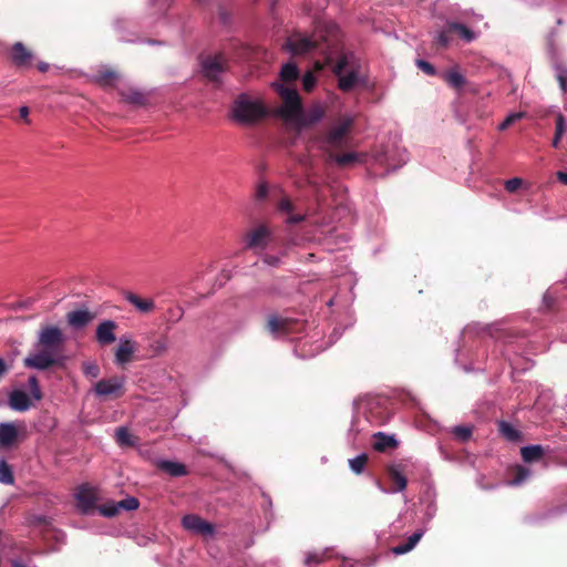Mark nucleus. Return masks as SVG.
I'll return each instance as SVG.
<instances>
[{
    "label": "nucleus",
    "mask_w": 567,
    "mask_h": 567,
    "mask_svg": "<svg viewBox=\"0 0 567 567\" xmlns=\"http://www.w3.org/2000/svg\"><path fill=\"white\" fill-rule=\"evenodd\" d=\"M123 101L134 105H145L147 103V95L136 89H123L120 92Z\"/></svg>",
    "instance_id": "nucleus-23"
},
{
    "label": "nucleus",
    "mask_w": 567,
    "mask_h": 567,
    "mask_svg": "<svg viewBox=\"0 0 567 567\" xmlns=\"http://www.w3.org/2000/svg\"><path fill=\"white\" fill-rule=\"evenodd\" d=\"M353 126L351 117L343 118L326 135L324 142L331 150H341L348 145V135Z\"/></svg>",
    "instance_id": "nucleus-7"
},
{
    "label": "nucleus",
    "mask_w": 567,
    "mask_h": 567,
    "mask_svg": "<svg viewBox=\"0 0 567 567\" xmlns=\"http://www.w3.org/2000/svg\"><path fill=\"white\" fill-rule=\"evenodd\" d=\"M37 68L40 72L44 73L49 70V64L45 62H40L37 64Z\"/></svg>",
    "instance_id": "nucleus-58"
},
{
    "label": "nucleus",
    "mask_w": 567,
    "mask_h": 567,
    "mask_svg": "<svg viewBox=\"0 0 567 567\" xmlns=\"http://www.w3.org/2000/svg\"><path fill=\"white\" fill-rule=\"evenodd\" d=\"M399 445L398 440L394 435H388L383 432H378L373 435V449L378 452H386L388 450H394Z\"/></svg>",
    "instance_id": "nucleus-18"
},
{
    "label": "nucleus",
    "mask_w": 567,
    "mask_h": 567,
    "mask_svg": "<svg viewBox=\"0 0 567 567\" xmlns=\"http://www.w3.org/2000/svg\"><path fill=\"white\" fill-rule=\"evenodd\" d=\"M96 315L87 309H78L66 313V322L74 330H81L87 327Z\"/></svg>",
    "instance_id": "nucleus-13"
},
{
    "label": "nucleus",
    "mask_w": 567,
    "mask_h": 567,
    "mask_svg": "<svg viewBox=\"0 0 567 567\" xmlns=\"http://www.w3.org/2000/svg\"><path fill=\"white\" fill-rule=\"evenodd\" d=\"M274 89L282 100V106L276 111V114L287 121L299 120L302 107L297 90L284 83H274Z\"/></svg>",
    "instance_id": "nucleus-3"
},
{
    "label": "nucleus",
    "mask_w": 567,
    "mask_h": 567,
    "mask_svg": "<svg viewBox=\"0 0 567 567\" xmlns=\"http://www.w3.org/2000/svg\"><path fill=\"white\" fill-rule=\"evenodd\" d=\"M269 114V109L261 100L252 99L247 93L239 94L231 105V118L241 125H255Z\"/></svg>",
    "instance_id": "nucleus-2"
},
{
    "label": "nucleus",
    "mask_w": 567,
    "mask_h": 567,
    "mask_svg": "<svg viewBox=\"0 0 567 567\" xmlns=\"http://www.w3.org/2000/svg\"><path fill=\"white\" fill-rule=\"evenodd\" d=\"M65 337L56 326H44L38 334V352L29 354L23 364L29 369L48 370L52 367H62L65 361L63 354Z\"/></svg>",
    "instance_id": "nucleus-1"
},
{
    "label": "nucleus",
    "mask_w": 567,
    "mask_h": 567,
    "mask_svg": "<svg viewBox=\"0 0 567 567\" xmlns=\"http://www.w3.org/2000/svg\"><path fill=\"white\" fill-rule=\"evenodd\" d=\"M8 59L18 69H29L32 65L34 54L22 42H16L8 51Z\"/></svg>",
    "instance_id": "nucleus-9"
},
{
    "label": "nucleus",
    "mask_w": 567,
    "mask_h": 567,
    "mask_svg": "<svg viewBox=\"0 0 567 567\" xmlns=\"http://www.w3.org/2000/svg\"><path fill=\"white\" fill-rule=\"evenodd\" d=\"M369 461V456L365 453L358 455L354 458L349 460V466L357 475L361 474Z\"/></svg>",
    "instance_id": "nucleus-33"
},
{
    "label": "nucleus",
    "mask_w": 567,
    "mask_h": 567,
    "mask_svg": "<svg viewBox=\"0 0 567 567\" xmlns=\"http://www.w3.org/2000/svg\"><path fill=\"white\" fill-rule=\"evenodd\" d=\"M269 188L267 183H260L257 186L255 197L257 200H265L268 197Z\"/></svg>",
    "instance_id": "nucleus-50"
},
{
    "label": "nucleus",
    "mask_w": 567,
    "mask_h": 567,
    "mask_svg": "<svg viewBox=\"0 0 567 567\" xmlns=\"http://www.w3.org/2000/svg\"><path fill=\"white\" fill-rule=\"evenodd\" d=\"M151 349L155 355H161V354L165 353L167 351L166 339L162 338V339L154 340L151 343Z\"/></svg>",
    "instance_id": "nucleus-44"
},
{
    "label": "nucleus",
    "mask_w": 567,
    "mask_h": 567,
    "mask_svg": "<svg viewBox=\"0 0 567 567\" xmlns=\"http://www.w3.org/2000/svg\"><path fill=\"white\" fill-rule=\"evenodd\" d=\"M554 297L550 293H545L544 296V303L548 310H551L554 307Z\"/></svg>",
    "instance_id": "nucleus-55"
},
{
    "label": "nucleus",
    "mask_w": 567,
    "mask_h": 567,
    "mask_svg": "<svg viewBox=\"0 0 567 567\" xmlns=\"http://www.w3.org/2000/svg\"><path fill=\"white\" fill-rule=\"evenodd\" d=\"M472 433H473L472 426L458 425L453 429V434L462 443L467 442L471 439Z\"/></svg>",
    "instance_id": "nucleus-39"
},
{
    "label": "nucleus",
    "mask_w": 567,
    "mask_h": 567,
    "mask_svg": "<svg viewBox=\"0 0 567 567\" xmlns=\"http://www.w3.org/2000/svg\"><path fill=\"white\" fill-rule=\"evenodd\" d=\"M262 260L265 264L272 266V267H277L280 264V259L278 257L271 256V255H265Z\"/></svg>",
    "instance_id": "nucleus-53"
},
{
    "label": "nucleus",
    "mask_w": 567,
    "mask_h": 567,
    "mask_svg": "<svg viewBox=\"0 0 567 567\" xmlns=\"http://www.w3.org/2000/svg\"><path fill=\"white\" fill-rule=\"evenodd\" d=\"M99 512L105 517H114L120 514L114 501H110L101 505L99 507Z\"/></svg>",
    "instance_id": "nucleus-40"
},
{
    "label": "nucleus",
    "mask_w": 567,
    "mask_h": 567,
    "mask_svg": "<svg viewBox=\"0 0 567 567\" xmlns=\"http://www.w3.org/2000/svg\"><path fill=\"white\" fill-rule=\"evenodd\" d=\"M116 441L123 446L134 445L133 436L126 427H118L116 430Z\"/></svg>",
    "instance_id": "nucleus-38"
},
{
    "label": "nucleus",
    "mask_w": 567,
    "mask_h": 567,
    "mask_svg": "<svg viewBox=\"0 0 567 567\" xmlns=\"http://www.w3.org/2000/svg\"><path fill=\"white\" fill-rule=\"evenodd\" d=\"M182 526L194 534L210 536L214 534V525L195 514L185 515L182 518Z\"/></svg>",
    "instance_id": "nucleus-11"
},
{
    "label": "nucleus",
    "mask_w": 567,
    "mask_h": 567,
    "mask_svg": "<svg viewBox=\"0 0 567 567\" xmlns=\"http://www.w3.org/2000/svg\"><path fill=\"white\" fill-rule=\"evenodd\" d=\"M557 24H559V25L563 24V19H558Z\"/></svg>",
    "instance_id": "nucleus-61"
},
{
    "label": "nucleus",
    "mask_w": 567,
    "mask_h": 567,
    "mask_svg": "<svg viewBox=\"0 0 567 567\" xmlns=\"http://www.w3.org/2000/svg\"><path fill=\"white\" fill-rule=\"evenodd\" d=\"M9 405L12 410L24 412L31 406L29 395L21 390H13L9 395Z\"/></svg>",
    "instance_id": "nucleus-19"
},
{
    "label": "nucleus",
    "mask_w": 567,
    "mask_h": 567,
    "mask_svg": "<svg viewBox=\"0 0 567 567\" xmlns=\"http://www.w3.org/2000/svg\"><path fill=\"white\" fill-rule=\"evenodd\" d=\"M202 69L208 81L219 85L221 83L220 75L227 71L228 62L223 54L210 55L204 59Z\"/></svg>",
    "instance_id": "nucleus-8"
},
{
    "label": "nucleus",
    "mask_w": 567,
    "mask_h": 567,
    "mask_svg": "<svg viewBox=\"0 0 567 567\" xmlns=\"http://www.w3.org/2000/svg\"><path fill=\"white\" fill-rule=\"evenodd\" d=\"M447 28L450 32L458 34V37L467 43L476 39V33L463 23L449 21Z\"/></svg>",
    "instance_id": "nucleus-25"
},
{
    "label": "nucleus",
    "mask_w": 567,
    "mask_h": 567,
    "mask_svg": "<svg viewBox=\"0 0 567 567\" xmlns=\"http://www.w3.org/2000/svg\"><path fill=\"white\" fill-rule=\"evenodd\" d=\"M389 480L394 484L393 492H402L406 488L408 481L403 475V466L393 464L386 467Z\"/></svg>",
    "instance_id": "nucleus-17"
},
{
    "label": "nucleus",
    "mask_w": 567,
    "mask_h": 567,
    "mask_svg": "<svg viewBox=\"0 0 567 567\" xmlns=\"http://www.w3.org/2000/svg\"><path fill=\"white\" fill-rule=\"evenodd\" d=\"M307 183H308V185H309V186L313 187V188H315V190H318L319 186H318V184H317V183H315V182H313V181H311V179H308V181H307Z\"/></svg>",
    "instance_id": "nucleus-59"
},
{
    "label": "nucleus",
    "mask_w": 567,
    "mask_h": 567,
    "mask_svg": "<svg viewBox=\"0 0 567 567\" xmlns=\"http://www.w3.org/2000/svg\"><path fill=\"white\" fill-rule=\"evenodd\" d=\"M545 451L540 445H527L520 449V455L524 462L533 463L542 460Z\"/></svg>",
    "instance_id": "nucleus-26"
},
{
    "label": "nucleus",
    "mask_w": 567,
    "mask_h": 567,
    "mask_svg": "<svg viewBox=\"0 0 567 567\" xmlns=\"http://www.w3.org/2000/svg\"><path fill=\"white\" fill-rule=\"evenodd\" d=\"M298 321L277 315L269 316L266 328L274 336H285L297 331Z\"/></svg>",
    "instance_id": "nucleus-10"
},
{
    "label": "nucleus",
    "mask_w": 567,
    "mask_h": 567,
    "mask_svg": "<svg viewBox=\"0 0 567 567\" xmlns=\"http://www.w3.org/2000/svg\"><path fill=\"white\" fill-rule=\"evenodd\" d=\"M525 116L524 112L513 113L505 117V120L499 124L498 130L505 131L511 125H513L516 121L523 118Z\"/></svg>",
    "instance_id": "nucleus-42"
},
{
    "label": "nucleus",
    "mask_w": 567,
    "mask_h": 567,
    "mask_svg": "<svg viewBox=\"0 0 567 567\" xmlns=\"http://www.w3.org/2000/svg\"><path fill=\"white\" fill-rule=\"evenodd\" d=\"M12 567H25V566L22 563H20V561L13 560L12 561Z\"/></svg>",
    "instance_id": "nucleus-60"
},
{
    "label": "nucleus",
    "mask_w": 567,
    "mask_h": 567,
    "mask_svg": "<svg viewBox=\"0 0 567 567\" xmlns=\"http://www.w3.org/2000/svg\"><path fill=\"white\" fill-rule=\"evenodd\" d=\"M0 483L6 485H12L14 483L12 468L3 458L0 460Z\"/></svg>",
    "instance_id": "nucleus-31"
},
{
    "label": "nucleus",
    "mask_w": 567,
    "mask_h": 567,
    "mask_svg": "<svg viewBox=\"0 0 567 567\" xmlns=\"http://www.w3.org/2000/svg\"><path fill=\"white\" fill-rule=\"evenodd\" d=\"M329 156L341 168L350 167L358 163H361L362 158H363V155H361L357 152H348V153H342V154H334L333 152H330Z\"/></svg>",
    "instance_id": "nucleus-21"
},
{
    "label": "nucleus",
    "mask_w": 567,
    "mask_h": 567,
    "mask_svg": "<svg viewBox=\"0 0 567 567\" xmlns=\"http://www.w3.org/2000/svg\"><path fill=\"white\" fill-rule=\"evenodd\" d=\"M93 391L102 399H120L125 394V378L113 375L94 383Z\"/></svg>",
    "instance_id": "nucleus-6"
},
{
    "label": "nucleus",
    "mask_w": 567,
    "mask_h": 567,
    "mask_svg": "<svg viewBox=\"0 0 567 567\" xmlns=\"http://www.w3.org/2000/svg\"><path fill=\"white\" fill-rule=\"evenodd\" d=\"M323 559H324L323 554L310 553L307 555V557L305 559V564L308 566L311 564H320L323 561Z\"/></svg>",
    "instance_id": "nucleus-51"
},
{
    "label": "nucleus",
    "mask_w": 567,
    "mask_h": 567,
    "mask_svg": "<svg viewBox=\"0 0 567 567\" xmlns=\"http://www.w3.org/2000/svg\"><path fill=\"white\" fill-rule=\"evenodd\" d=\"M295 205L288 196H282L277 203V209L281 213L291 214Z\"/></svg>",
    "instance_id": "nucleus-43"
},
{
    "label": "nucleus",
    "mask_w": 567,
    "mask_h": 567,
    "mask_svg": "<svg viewBox=\"0 0 567 567\" xmlns=\"http://www.w3.org/2000/svg\"><path fill=\"white\" fill-rule=\"evenodd\" d=\"M523 185V179L519 177H514L511 179H507L504 184L505 189L508 193H515L520 186Z\"/></svg>",
    "instance_id": "nucleus-48"
},
{
    "label": "nucleus",
    "mask_w": 567,
    "mask_h": 567,
    "mask_svg": "<svg viewBox=\"0 0 567 567\" xmlns=\"http://www.w3.org/2000/svg\"><path fill=\"white\" fill-rule=\"evenodd\" d=\"M557 81L559 83L560 89L566 92L567 91V69L566 68H557Z\"/></svg>",
    "instance_id": "nucleus-49"
},
{
    "label": "nucleus",
    "mask_w": 567,
    "mask_h": 567,
    "mask_svg": "<svg viewBox=\"0 0 567 567\" xmlns=\"http://www.w3.org/2000/svg\"><path fill=\"white\" fill-rule=\"evenodd\" d=\"M159 470L173 477H181L188 474L187 467L183 463L173 461H162L158 464Z\"/></svg>",
    "instance_id": "nucleus-24"
},
{
    "label": "nucleus",
    "mask_w": 567,
    "mask_h": 567,
    "mask_svg": "<svg viewBox=\"0 0 567 567\" xmlns=\"http://www.w3.org/2000/svg\"><path fill=\"white\" fill-rule=\"evenodd\" d=\"M566 131H567V124H566L565 117L563 114H558L556 117V132H555V136H554L553 143H551L555 148H558L560 140Z\"/></svg>",
    "instance_id": "nucleus-30"
},
{
    "label": "nucleus",
    "mask_w": 567,
    "mask_h": 567,
    "mask_svg": "<svg viewBox=\"0 0 567 567\" xmlns=\"http://www.w3.org/2000/svg\"><path fill=\"white\" fill-rule=\"evenodd\" d=\"M118 328L117 323L113 320H103L95 329V341L106 347L116 341L115 330Z\"/></svg>",
    "instance_id": "nucleus-12"
},
{
    "label": "nucleus",
    "mask_w": 567,
    "mask_h": 567,
    "mask_svg": "<svg viewBox=\"0 0 567 567\" xmlns=\"http://www.w3.org/2000/svg\"><path fill=\"white\" fill-rule=\"evenodd\" d=\"M557 178L560 183H563L564 185H567V172H561L559 171L557 173Z\"/></svg>",
    "instance_id": "nucleus-57"
},
{
    "label": "nucleus",
    "mask_w": 567,
    "mask_h": 567,
    "mask_svg": "<svg viewBox=\"0 0 567 567\" xmlns=\"http://www.w3.org/2000/svg\"><path fill=\"white\" fill-rule=\"evenodd\" d=\"M498 431L501 435L509 442H518L522 440V433L506 421L498 422Z\"/></svg>",
    "instance_id": "nucleus-27"
},
{
    "label": "nucleus",
    "mask_w": 567,
    "mask_h": 567,
    "mask_svg": "<svg viewBox=\"0 0 567 567\" xmlns=\"http://www.w3.org/2000/svg\"><path fill=\"white\" fill-rule=\"evenodd\" d=\"M28 386L30 389V392H31V395L33 396V399H35L38 401L42 399L43 394L40 389L39 381H38L37 377L32 375L29 378Z\"/></svg>",
    "instance_id": "nucleus-41"
},
{
    "label": "nucleus",
    "mask_w": 567,
    "mask_h": 567,
    "mask_svg": "<svg viewBox=\"0 0 567 567\" xmlns=\"http://www.w3.org/2000/svg\"><path fill=\"white\" fill-rule=\"evenodd\" d=\"M299 75L298 69L295 64L288 63L282 66L280 78L285 83H291L297 80Z\"/></svg>",
    "instance_id": "nucleus-32"
},
{
    "label": "nucleus",
    "mask_w": 567,
    "mask_h": 567,
    "mask_svg": "<svg viewBox=\"0 0 567 567\" xmlns=\"http://www.w3.org/2000/svg\"><path fill=\"white\" fill-rule=\"evenodd\" d=\"M124 298L142 313H150L155 309V303L152 299H143L134 292H125Z\"/></svg>",
    "instance_id": "nucleus-20"
},
{
    "label": "nucleus",
    "mask_w": 567,
    "mask_h": 567,
    "mask_svg": "<svg viewBox=\"0 0 567 567\" xmlns=\"http://www.w3.org/2000/svg\"><path fill=\"white\" fill-rule=\"evenodd\" d=\"M324 60L326 64L331 65L333 73L338 76V87L343 92H350L358 83V73L353 69L344 73L349 65L348 56L341 54L336 63H333L332 55L327 54Z\"/></svg>",
    "instance_id": "nucleus-5"
},
{
    "label": "nucleus",
    "mask_w": 567,
    "mask_h": 567,
    "mask_svg": "<svg viewBox=\"0 0 567 567\" xmlns=\"http://www.w3.org/2000/svg\"><path fill=\"white\" fill-rule=\"evenodd\" d=\"M453 32H450L449 31V28L446 27L445 30L441 31L437 37H436V43L437 45L442 47V48H446L450 42H451V37L450 34H452Z\"/></svg>",
    "instance_id": "nucleus-47"
},
{
    "label": "nucleus",
    "mask_w": 567,
    "mask_h": 567,
    "mask_svg": "<svg viewBox=\"0 0 567 567\" xmlns=\"http://www.w3.org/2000/svg\"><path fill=\"white\" fill-rule=\"evenodd\" d=\"M317 79L312 72H307L302 78V89L306 92H311L316 85Z\"/></svg>",
    "instance_id": "nucleus-45"
},
{
    "label": "nucleus",
    "mask_w": 567,
    "mask_h": 567,
    "mask_svg": "<svg viewBox=\"0 0 567 567\" xmlns=\"http://www.w3.org/2000/svg\"><path fill=\"white\" fill-rule=\"evenodd\" d=\"M442 79L452 87L460 90L465 84V78L457 70H449Z\"/></svg>",
    "instance_id": "nucleus-29"
},
{
    "label": "nucleus",
    "mask_w": 567,
    "mask_h": 567,
    "mask_svg": "<svg viewBox=\"0 0 567 567\" xmlns=\"http://www.w3.org/2000/svg\"><path fill=\"white\" fill-rule=\"evenodd\" d=\"M82 372L89 379H96L101 374V369L97 363L85 361L82 363Z\"/></svg>",
    "instance_id": "nucleus-37"
},
{
    "label": "nucleus",
    "mask_w": 567,
    "mask_h": 567,
    "mask_svg": "<svg viewBox=\"0 0 567 567\" xmlns=\"http://www.w3.org/2000/svg\"><path fill=\"white\" fill-rule=\"evenodd\" d=\"M96 82L103 86L113 85L117 79V74L113 70L100 71L96 76Z\"/></svg>",
    "instance_id": "nucleus-35"
},
{
    "label": "nucleus",
    "mask_w": 567,
    "mask_h": 567,
    "mask_svg": "<svg viewBox=\"0 0 567 567\" xmlns=\"http://www.w3.org/2000/svg\"><path fill=\"white\" fill-rule=\"evenodd\" d=\"M135 351V343L130 339H121L115 349V362L120 365L128 363Z\"/></svg>",
    "instance_id": "nucleus-16"
},
{
    "label": "nucleus",
    "mask_w": 567,
    "mask_h": 567,
    "mask_svg": "<svg viewBox=\"0 0 567 567\" xmlns=\"http://www.w3.org/2000/svg\"><path fill=\"white\" fill-rule=\"evenodd\" d=\"M18 429L13 423H0V446L9 447L13 445L18 439Z\"/></svg>",
    "instance_id": "nucleus-22"
},
{
    "label": "nucleus",
    "mask_w": 567,
    "mask_h": 567,
    "mask_svg": "<svg viewBox=\"0 0 567 567\" xmlns=\"http://www.w3.org/2000/svg\"><path fill=\"white\" fill-rule=\"evenodd\" d=\"M423 536V532L419 530L411 535L405 543H402L392 548L395 555H403L412 550Z\"/></svg>",
    "instance_id": "nucleus-28"
},
{
    "label": "nucleus",
    "mask_w": 567,
    "mask_h": 567,
    "mask_svg": "<svg viewBox=\"0 0 567 567\" xmlns=\"http://www.w3.org/2000/svg\"><path fill=\"white\" fill-rule=\"evenodd\" d=\"M513 473H514V476L511 481V484L512 485H519L522 484L524 481H526L529 475H530V470L525 467V466H522V465H516L514 468H513Z\"/></svg>",
    "instance_id": "nucleus-34"
},
{
    "label": "nucleus",
    "mask_w": 567,
    "mask_h": 567,
    "mask_svg": "<svg viewBox=\"0 0 567 567\" xmlns=\"http://www.w3.org/2000/svg\"><path fill=\"white\" fill-rule=\"evenodd\" d=\"M169 313H171V317L175 320V321H178L182 319L183 315H184V310L183 308L181 307H177L176 309H171L169 310Z\"/></svg>",
    "instance_id": "nucleus-54"
},
{
    "label": "nucleus",
    "mask_w": 567,
    "mask_h": 567,
    "mask_svg": "<svg viewBox=\"0 0 567 567\" xmlns=\"http://www.w3.org/2000/svg\"><path fill=\"white\" fill-rule=\"evenodd\" d=\"M118 513L122 511L131 512L135 511L140 506V502L136 497L128 496L122 501L115 502Z\"/></svg>",
    "instance_id": "nucleus-36"
},
{
    "label": "nucleus",
    "mask_w": 567,
    "mask_h": 567,
    "mask_svg": "<svg viewBox=\"0 0 567 567\" xmlns=\"http://www.w3.org/2000/svg\"><path fill=\"white\" fill-rule=\"evenodd\" d=\"M274 231L268 223H259L243 235L244 250L260 255L274 241Z\"/></svg>",
    "instance_id": "nucleus-4"
},
{
    "label": "nucleus",
    "mask_w": 567,
    "mask_h": 567,
    "mask_svg": "<svg viewBox=\"0 0 567 567\" xmlns=\"http://www.w3.org/2000/svg\"><path fill=\"white\" fill-rule=\"evenodd\" d=\"M75 498H76L79 508L83 513H87V512L92 511L95 507V503L97 499L95 491L92 487H90L89 485L80 486L75 494Z\"/></svg>",
    "instance_id": "nucleus-15"
},
{
    "label": "nucleus",
    "mask_w": 567,
    "mask_h": 567,
    "mask_svg": "<svg viewBox=\"0 0 567 567\" xmlns=\"http://www.w3.org/2000/svg\"><path fill=\"white\" fill-rule=\"evenodd\" d=\"M29 107L28 106H21L19 109L20 117L25 122L29 123Z\"/></svg>",
    "instance_id": "nucleus-56"
},
{
    "label": "nucleus",
    "mask_w": 567,
    "mask_h": 567,
    "mask_svg": "<svg viewBox=\"0 0 567 567\" xmlns=\"http://www.w3.org/2000/svg\"><path fill=\"white\" fill-rule=\"evenodd\" d=\"M306 219V215L303 214H289V217L287 218L288 224H299Z\"/></svg>",
    "instance_id": "nucleus-52"
},
{
    "label": "nucleus",
    "mask_w": 567,
    "mask_h": 567,
    "mask_svg": "<svg viewBox=\"0 0 567 567\" xmlns=\"http://www.w3.org/2000/svg\"><path fill=\"white\" fill-rule=\"evenodd\" d=\"M416 65L420 70H422L427 75L433 76L436 74L435 66L425 60H416Z\"/></svg>",
    "instance_id": "nucleus-46"
},
{
    "label": "nucleus",
    "mask_w": 567,
    "mask_h": 567,
    "mask_svg": "<svg viewBox=\"0 0 567 567\" xmlns=\"http://www.w3.org/2000/svg\"><path fill=\"white\" fill-rule=\"evenodd\" d=\"M287 47L293 54H306L317 50L319 44L308 37H291L287 41Z\"/></svg>",
    "instance_id": "nucleus-14"
}]
</instances>
